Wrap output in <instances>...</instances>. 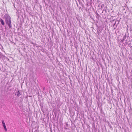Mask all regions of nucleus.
I'll use <instances>...</instances> for the list:
<instances>
[{
	"instance_id": "f257e3e1",
	"label": "nucleus",
	"mask_w": 132,
	"mask_h": 132,
	"mask_svg": "<svg viewBox=\"0 0 132 132\" xmlns=\"http://www.w3.org/2000/svg\"><path fill=\"white\" fill-rule=\"evenodd\" d=\"M11 18L8 15L7 16V18H6L5 21L6 23L8 25H10L11 24Z\"/></svg>"
},
{
	"instance_id": "f03ea898",
	"label": "nucleus",
	"mask_w": 132,
	"mask_h": 132,
	"mask_svg": "<svg viewBox=\"0 0 132 132\" xmlns=\"http://www.w3.org/2000/svg\"><path fill=\"white\" fill-rule=\"evenodd\" d=\"M97 27L98 28V29L101 31L104 28V25H96Z\"/></svg>"
},
{
	"instance_id": "7ed1b4c3",
	"label": "nucleus",
	"mask_w": 132,
	"mask_h": 132,
	"mask_svg": "<svg viewBox=\"0 0 132 132\" xmlns=\"http://www.w3.org/2000/svg\"><path fill=\"white\" fill-rule=\"evenodd\" d=\"M16 95L18 96H19L21 95V94H20L19 91H18V92L16 93Z\"/></svg>"
},
{
	"instance_id": "20e7f679",
	"label": "nucleus",
	"mask_w": 132,
	"mask_h": 132,
	"mask_svg": "<svg viewBox=\"0 0 132 132\" xmlns=\"http://www.w3.org/2000/svg\"><path fill=\"white\" fill-rule=\"evenodd\" d=\"M126 38V35L125 34V36H123V39H122V42H123L124 40H125Z\"/></svg>"
},
{
	"instance_id": "39448f33",
	"label": "nucleus",
	"mask_w": 132,
	"mask_h": 132,
	"mask_svg": "<svg viewBox=\"0 0 132 132\" xmlns=\"http://www.w3.org/2000/svg\"><path fill=\"white\" fill-rule=\"evenodd\" d=\"M127 25L128 27H129L130 28V30L131 31H132V25Z\"/></svg>"
},
{
	"instance_id": "423d86ee",
	"label": "nucleus",
	"mask_w": 132,
	"mask_h": 132,
	"mask_svg": "<svg viewBox=\"0 0 132 132\" xmlns=\"http://www.w3.org/2000/svg\"><path fill=\"white\" fill-rule=\"evenodd\" d=\"M0 22H1L2 25H4V21L2 19H1Z\"/></svg>"
},
{
	"instance_id": "0eeeda50",
	"label": "nucleus",
	"mask_w": 132,
	"mask_h": 132,
	"mask_svg": "<svg viewBox=\"0 0 132 132\" xmlns=\"http://www.w3.org/2000/svg\"><path fill=\"white\" fill-rule=\"evenodd\" d=\"M3 127L4 128V130H5V131H7V129L6 126H5V127Z\"/></svg>"
},
{
	"instance_id": "6e6552de",
	"label": "nucleus",
	"mask_w": 132,
	"mask_h": 132,
	"mask_svg": "<svg viewBox=\"0 0 132 132\" xmlns=\"http://www.w3.org/2000/svg\"><path fill=\"white\" fill-rule=\"evenodd\" d=\"M2 123L3 124H4L5 123H4V120H2Z\"/></svg>"
},
{
	"instance_id": "1a4fd4ad",
	"label": "nucleus",
	"mask_w": 132,
	"mask_h": 132,
	"mask_svg": "<svg viewBox=\"0 0 132 132\" xmlns=\"http://www.w3.org/2000/svg\"><path fill=\"white\" fill-rule=\"evenodd\" d=\"M9 27L10 28H11L12 27V25H8Z\"/></svg>"
},
{
	"instance_id": "9d476101",
	"label": "nucleus",
	"mask_w": 132,
	"mask_h": 132,
	"mask_svg": "<svg viewBox=\"0 0 132 132\" xmlns=\"http://www.w3.org/2000/svg\"><path fill=\"white\" fill-rule=\"evenodd\" d=\"M3 127H5V126H6L5 123L3 124Z\"/></svg>"
},
{
	"instance_id": "9b49d317",
	"label": "nucleus",
	"mask_w": 132,
	"mask_h": 132,
	"mask_svg": "<svg viewBox=\"0 0 132 132\" xmlns=\"http://www.w3.org/2000/svg\"><path fill=\"white\" fill-rule=\"evenodd\" d=\"M113 26H114L115 25H113Z\"/></svg>"
}]
</instances>
